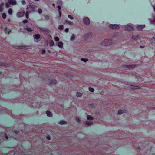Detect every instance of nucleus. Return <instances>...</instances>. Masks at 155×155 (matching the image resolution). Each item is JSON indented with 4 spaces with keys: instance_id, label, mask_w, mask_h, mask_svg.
<instances>
[{
    "instance_id": "nucleus-1",
    "label": "nucleus",
    "mask_w": 155,
    "mask_h": 155,
    "mask_svg": "<svg viewBox=\"0 0 155 155\" xmlns=\"http://www.w3.org/2000/svg\"><path fill=\"white\" fill-rule=\"evenodd\" d=\"M112 42L111 38L104 39L101 42V45L102 46L106 47L109 46Z\"/></svg>"
},
{
    "instance_id": "nucleus-2",
    "label": "nucleus",
    "mask_w": 155,
    "mask_h": 155,
    "mask_svg": "<svg viewBox=\"0 0 155 155\" xmlns=\"http://www.w3.org/2000/svg\"><path fill=\"white\" fill-rule=\"evenodd\" d=\"M16 4V2L15 0H8L5 4V7L7 8L10 7L11 5L13 6Z\"/></svg>"
},
{
    "instance_id": "nucleus-3",
    "label": "nucleus",
    "mask_w": 155,
    "mask_h": 155,
    "mask_svg": "<svg viewBox=\"0 0 155 155\" xmlns=\"http://www.w3.org/2000/svg\"><path fill=\"white\" fill-rule=\"evenodd\" d=\"M110 27L113 29H118L119 28V25L117 24H110L109 25Z\"/></svg>"
},
{
    "instance_id": "nucleus-4",
    "label": "nucleus",
    "mask_w": 155,
    "mask_h": 155,
    "mask_svg": "<svg viewBox=\"0 0 155 155\" xmlns=\"http://www.w3.org/2000/svg\"><path fill=\"white\" fill-rule=\"evenodd\" d=\"M83 21L84 23L87 25H88L90 24V21L88 18L87 17L84 18L83 19Z\"/></svg>"
},
{
    "instance_id": "nucleus-5",
    "label": "nucleus",
    "mask_w": 155,
    "mask_h": 155,
    "mask_svg": "<svg viewBox=\"0 0 155 155\" xmlns=\"http://www.w3.org/2000/svg\"><path fill=\"white\" fill-rule=\"evenodd\" d=\"M125 29L128 31H130L133 29V26L130 25V24H127L125 25Z\"/></svg>"
},
{
    "instance_id": "nucleus-6",
    "label": "nucleus",
    "mask_w": 155,
    "mask_h": 155,
    "mask_svg": "<svg viewBox=\"0 0 155 155\" xmlns=\"http://www.w3.org/2000/svg\"><path fill=\"white\" fill-rule=\"evenodd\" d=\"M25 15V12L22 11L18 12L17 13L16 16L17 17L20 18L23 17Z\"/></svg>"
},
{
    "instance_id": "nucleus-7",
    "label": "nucleus",
    "mask_w": 155,
    "mask_h": 155,
    "mask_svg": "<svg viewBox=\"0 0 155 155\" xmlns=\"http://www.w3.org/2000/svg\"><path fill=\"white\" fill-rule=\"evenodd\" d=\"M144 25H137L136 27V28L139 30H141L143 29L145 27Z\"/></svg>"
},
{
    "instance_id": "nucleus-8",
    "label": "nucleus",
    "mask_w": 155,
    "mask_h": 155,
    "mask_svg": "<svg viewBox=\"0 0 155 155\" xmlns=\"http://www.w3.org/2000/svg\"><path fill=\"white\" fill-rule=\"evenodd\" d=\"M57 45L60 49H62L63 47V44L62 42H59L57 44Z\"/></svg>"
},
{
    "instance_id": "nucleus-9",
    "label": "nucleus",
    "mask_w": 155,
    "mask_h": 155,
    "mask_svg": "<svg viewBox=\"0 0 155 155\" xmlns=\"http://www.w3.org/2000/svg\"><path fill=\"white\" fill-rule=\"evenodd\" d=\"M127 110H120L118 111V114L120 115L124 113H127Z\"/></svg>"
},
{
    "instance_id": "nucleus-10",
    "label": "nucleus",
    "mask_w": 155,
    "mask_h": 155,
    "mask_svg": "<svg viewBox=\"0 0 155 155\" xmlns=\"http://www.w3.org/2000/svg\"><path fill=\"white\" fill-rule=\"evenodd\" d=\"M87 119L89 121H92L94 120L93 117L90 115H87Z\"/></svg>"
},
{
    "instance_id": "nucleus-11",
    "label": "nucleus",
    "mask_w": 155,
    "mask_h": 155,
    "mask_svg": "<svg viewBox=\"0 0 155 155\" xmlns=\"http://www.w3.org/2000/svg\"><path fill=\"white\" fill-rule=\"evenodd\" d=\"M131 38L133 40L135 41H137L140 39L139 37L137 36H132Z\"/></svg>"
},
{
    "instance_id": "nucleus-12",
    "label": "nucleus",
    "mask_w": 155,
    "mask_h": 155,
    "mask_svg": "<svg viewBox=\"0 0 155 155\" xmlns=\"http://www.w3.org/2000/svg\"><path fill=\"white\" fill-rule=\"evenodd\" d=\"M46 114L47 116L51 117L52 116V114L51 112L49 111H47L46 112Z\"/></svg>"
},
{
    "instance_id": "nucleus-13",
    "label": "nucleus",
    "mask_w": 155,
    "mask_h": 155,
    "mask_svg": "<svg viewBox=\"0 0 155 155\" xmlns=\"http://www.w3.org/2000/svg\"><path fill=\"white\" fill-rule=\"evenodd\" d=\"M40 30L43 32H45L47 31V29L42 27H39Z\"/></svg>"
},
{
    "instance_id": "nucleus-14",
    "label": "nucleus",
    "mask_w": 155,
    "mask_h": 155,
    "mask_svg": "<svg viewBox=\"0 0 155 155\" xmlns=\"http://www.w3.org/2000/svg\"><path fill=\"white\" fill-rule=\"evenodd\" d=\"M4 5L3 2H2L0 4V12H2L3 10V6Z\"/></svg>"
},
{
    "instance_id": "nucleus-15",
    "label": "nucleus",
    "mask_w": 155,
    "mask_h": 155,
    "mask_svg": "<svg viewBox=\"0 0 155 155\" xmlns=\"http://www.w3.org/2000/svg\"><path fill=\"white\" fill-rule=\"evenodd\" d=\"M85 124L87 126H89L90 125H91L93 124V122L92 121H87Z\"/></svg>"
},
{
    "instance_id": "nucleus-16",
    "label": "nucleus",
    "mask_w": 155,
    "mask_h": 155,
    "mask_svg": "<svg viewBox=\"0 0 155 155\" xmlns=\"http://www.w3.org/2000/svg\"><path fill=\"white\" fill-rule=\"evenodd\" d=\"M136 78L137 79L138 81H143V79L141 77H140L139 76H136Z\"/></svg>"
},
{
    "instance_id": "nucleus-17",
    "label": "nucleus",
    "mask_w": 155,
    "mask_h": 155,
    "mask_svg": "<svg viewBox=\"0 0 155 155\" xmlns=\"http://www.w3.org/2000/svg\"><path fill=\"white\" fill-rule=\"evenodd\" d=\"M130 87H129L131 89H137L139 88V87L137 86H134L130 85Z\"/></svg>"
},
{
    "instance_id": "nucleus-18",
    "label": "nucleus",
    "mask_w": 155,
    "mask_h": 155,
    "mask_svg": "<svg viewBox=\"0 0 155 155\" xmlns=\"http://www.w3.org/2000/svg\"><path fill=\"white\" fill-rule=\"evenodd\" d=\"M40 37V35L38 34H36L34 35V38L36 39H39Z\"/></svg>"
},
{
    "instance_id": "nucleus-19",
    "label": "nucleus",
    "mask_w": 155,
    "mask_h": 155,
    "mask_svg": "<svg viewBox=\"0 0 155 155\" xmlns=\"http://www.w3.org/2000/svg\"><path fill=\"white\" fill-rule=\"evenodd\" d=\"M75 39V35L73 34L72 35L70 39V40L71 41H74Z\"/></svg>"
},
{
    "instance_id": "nucleus-20",
    "label": "nucleus",
    "mask_w": 155,
    "mask_h": 155,
    "mask_svg": "<svg viewBox=\"0 0 155 155\" xmlns=\"http://www.w3.org/2000/svg\"><path fill=\"white\" fill-rule=\"evenodd\" d=\"M49 44L50 46H53L54 45V43L53 41L51 40L49 42Z\"/></svg>"
},
{
    "instance_id": "nucleus-21",
    "label": "nucleus",
    "mask_w": 155,
    "mask_h": 155,
    "mask_svg": "<svg viewBox=\"0 0 155 155\" xmlns=\"http://www.w3.org/2000/svg\"><path fill=\"white\" fill-rule=\"evenodd\" d=\"M56 81L55 79H53L51 80L50 84H54L56 83Z\"/></svg>"
},
{
    "instance_id": "nucleus-22",
    "label": "nucleus",
    "mask_w": 155,
    "mask_h": 155,
    "mask_svg": "<svg viewBox=\"0 0 155 155\" xmlns=\"http://www.w3.org/2000/svg\"><path fill=\"white\" fill-rule=\"evenodd\" d=\"M25 29L28 32H31L33 31V30L29 27L25 28Z\"/></svg>"
},
{
    "instance_id": "nucleus-23",
    "label": "nucleus",
    "mask_w": 155,
    "mask_h": 155,
    "mask_svg": "<svg viewBox=\"0 0 155 155\" xmlns=\"http://www.w3.org/2000/svg\"><path fill=\"white\" fill-rule=\"evenodd\" d=\"M59 123L61 125L65 124L67 123V122L64 121H61L59 122Z\"/></svg>"
},
{
    "instance_id": "nucleus-24",
    "label": "nucleus",
    "mask_w": 155,
    "mask_h": 155,
    "mask_svg": "<svg viewBox=\"0 0 155 155\" xmlns=\"http://www.w3.org/2000/svg\"><path fill=\"white\" fill-rule=\"evenodd\" d=\"M150 41L153 44L155 42V35L151 38Z\"/></svg>"
},
{
    "instance_id": "nucleus-25",
    "label": "nucleus",
    "mask_w": 155,
    "mask_h": 155,
    "mask_svg": "<svg viewBox=\"0 0 155 155\" xmlns=\"http://www.w3.org/2000/svg\"><path fill=\"white\" fill-rule=\"evenodd\" d=\"M66 22H67L68 24L70 25H72L73 24V23L72 22L70 21L67 20L66 21Z\"/></svg>"
},
{
    "instance_id": "nucleus-26",
    "label": "nucleus",
    "mask_w": 155,
    "mask_h": 155,
    "mask_svg": "<svg viewBox=\"0 0 155 155\" xmlns=\"http://www.w3.org/2000/svg\"><path fill=\"white\" fill-rule=\"evenodd\" d=\"M76 95L78 97H81L82 95V94L81 93L78 92L76 93Z\"/></svg>"
},
{
    "instance_id": "nucleus-27",
    "label": "nucleus",
    "mask_w": 155,
    "mask_h": 155,
    "mask_svg": "<svg viewBox=\"0 0 155 155\" xmlns=\"http://www.w3.org/2000/svg\"><path fill=\"white\" fill-rule=\"evenodd\" d=\"M81 60L84 62H86L88 60L87 58H81Z\"/></svg>"
},
{
    "instance_id": "nucleus-28",
    "label": "nucleus",
    "mask_w": 155,
    "mask_h": 155,
    "mask_svg": "<svg viewBox=\"0 0 155 155\" xmlns=\"http://www.w3.org/2000/svg\"><path fill=\"white\" fill-rule=\"evenodd\" d=\"M54 40L56 42H58L59 41V38L58 37H56L54 38Z\"/></svg>"
},
{
    "instance_id": "nucleus-29",
    "label": "nucleus",
    "mask_w": 155,
    "mask_h": 155,
    "mask_svg": "<svg viewBox=\"0 0 155 155\" xmlns=\"http://www.w3.org/2000/svg\"><path fill=\"white\" fill-rule=\"evenodd\" d=\"M135 66L134 65H128V68L131 69L133 68H134Z\"/></svg>"
},
{
    "instance_id": "nucleus-30",
    "label": "nucleus",
    "mask_w": 155,
    "mask_h": 155,
    "mask_svg": "<svg viewBox=\"0 0 155 155\" xmlns=\"http://www.w3.org/2000/svg\"><path fill=\"white\" fill-rule=\"evenodd\" d=\"M8 13L10 15H12V9L11 8L9 9L8 10Z\"/></svg>"
},
{
    "instance_id": "nucleus-31",
    "label": "nucleus",
    "mask_w": 155,
    "mask_h": 155,
    "mask_svg": "<svg viewBox=\"0 0 155 155\" xmlns=\"http://www.w3.org/2000/svg\"><path fill=\"white\" fill-rule=\"evenodd\" d=\"M88 90L92 92H94V88L90 87H89Z\"/></svg>"
},
{
    "instance_id": "nucleus-32",
    "label": "nucleus",
    "mask_w": 155,
    "mask_h": 155,
    "mask_svg": "<svg viewBox=\"0 0 155 155\" xmlns=\"http://www.w3.org/2000/svg\"><path fill=\"white\" fill-rule=\"evenodd\" d=\"M2 17L4 19H5L6 18V15L5 13H3L2 14Z\"/></svg>"
},
{
    "instance_id": "nucleus-33",
    "label": "nucleus",
    "mask_w": 155,
    "mask_h": 155,
    "mask_svg": "<svg viewBox=\"0 0 155 155\" xmlns=\"http://www.w3.org/2000/svg\"><path fill=\"white\" fill-rule=\"evenodd\" d=\"M58 29L60 30H62L63 28V26L62 25H59L58 27Z\"/></svg>"
},
{
    "instance_id": "nucleus-34",
    "label": "nucleus",
    "mask_w": 155,
    "mask_h": 155,
    "mask_svg": "<svg viewBox=\"0 0 155 155\" xmlns=\"http://www.w3.org/2000/svg\"><path fill=\"white\" fill-rule=\"evenodd\" d=\"M25 16L26 18L28 19L29 18V13L27 12L25 13Z\"/></svg>"
},
{
    "instance_id": "nucleus-35",
    "label": "nucleus",
    "mask_w": 155,
    "mask_h": 155,
    "mask_svg": "<svg viewBox=\"0 0 155 155\" xmlns=\"http://www.w3.org/2000/svg\"><path fill=\"white\" fill-rule=\"evenodd\" d=\"M42 10L41 9L39 8L38 10V12L39 14H41L42 13Z\"/></svg>"
},
{
    "instance_id": "nucleus-36",
    "label": "nucleus",
    "mask_w": 155,
    "mask_h": 155,
    "mask_svg": "<svg viewBox=\"0 0 155 155\" xmlns=\"http://www.w3.org/2000/svg\"><path fill=\"white\" fill-rule=\"evenodd\" d=\"M68 17L70 19L72 20V19H74L73 17V16H71V15H69L68 16Z\"/></svg>"
},
{
    "instance_id": "nucleus-37",
    "label": "nucleus",
    "mask_w": 155,
    "mask_h": 155,
    "mask_svg": "<svg viewBox=\"0 0 155 155\" xmlns=\"http://www.w3.org/2000/svg\"><path fill=\"white\" fill-rule=\"evenodd\" d=\"M123 67L125 68H128V65H123Z\"/></svg>"
},
{
    "instance_id": "nucleus-38",
    "label": "nucleus",
    "mask_w": 155,
    "mask_h": 155,
    "mask_svg": "<svg viewBox=\"0 0 155 155\" xmlns=\"http://www.w3.org/2000/svg\"><path fill=\"white\" fill-rule=\"evenodd\" d=\"M76 120L78 122H80V120L78 117H76Z\"/></svg>"
},
{
    "instance_id": "nucleus-39",
    "label": "nucleus",
    "mask_w": 155,
    "mask_h": 155,
    "mask_svg": "<svg viewBox=\"0 0 155 155\" xmlns=\"http://www.w3.org/2000/svg\"><path fill=\"white\" fill-rule=\"evenodd\" d=\"M41 52L42 54H44L45 53L46 51L45 49H43L42 50Z\"/></svg>"
},
{
    "instance_id": "nucleus-40",
    "label": "nucleus",
    "mask_w": 155,
    "mask_h": 155,
    "mask_svg": "<svg viewBox=\"0 0 155 155\" xmlns=\"http://www.w3.org/2000/svg\"><path fill=\"white\" fill-rule=\"evenodd\" d=\"M32 6L31 5H29L27 7V9H32Z\"/></svg>"
},
{
    "instance_id": "nucleus-41",
    "label": "nucleus",
    "mask_w": 155,
    "mask_h": 155,
    "mask_svg": "<svg viewBox=\"0 0 155 155\" xmlns=\"http://www.w3.org/2000/svg\"><path fill=\"white\" fill-rule=\"evenodd\" d=\"M21 3L23 5H25L26 3L25 1V0H22L21 1Z\"/></svg>"
},
{
    "instance_id": "nucleus-42",
    "label": "nucleus",
    "mask_w": 155,
    "mask_h": 155,
    "mask_svg": "<svg viewBox=\"0 0 155 155\" xmlns=\"http://www.w3.org/2000/svg\"><path fill=\"white\" fill-rule=\"evenodd\" d=\"M58 9V11H60V10L61 9V7L60 6H58L57 7Z\"/></svg>"
},
{
    "instance_id": "nucleus-43",
    "label": "nucleus",
    "mask_w": 155,
    "mask_h": 155,
    "mask_svg": "<svg viewBox=\"0 0 155 155\" xmlns=\"http://www.w3.org/2000/svg\"><path fill=\"white\" fill-rule=\"evenodd\" d=\"M28 22V21L27 20H24L23 21V23H27Z\"/></svg>"
},
{
    "instance_id": "nucleus-44",
    "label": "nucleus",
    "mask_w": 155,
    "mask_h": 155,
    "mask_svg": "<svg viewBox=\"0 0 155 155\" xmlns=\"http://www.w3.org/2000/svg\"><path fill=\"white\" fill-rule=\"evenodd\" d=\"M69 29L68 28H66L65 29L64 31L65 32L67 33Z\"/></svg>"
},
{
    "instance_id": "nucleus-45",
    "label": "nucleus",
    "mask_w": 155,
    "mask_h": 155,
    "mask_svg": "<svg viewBox=\"0 0 155 155\" xmlns=\"http://www.w3.org/2000/svg\"><path fill=\"white\" fill-rule=\"evenodd\" d=\"M150 23H153V22L154 21H153V20H152L150 19Z\"/></svg>"
},
{
    "instance_id": "nucleus-46",
    "label": "nucleus",
    "mask_w": 155,
    "mask_h": 155,
    "mask_svg": "<svg viewBox=\"0 0 155 155\" xmlns=\"http://www.w3.org/2000/svg\"><path fill=\"white\" fill-rule=\"evenodd\" d=\"M58 13L59 14L60 17H61V11H58Z\"/></svg>"
},
{
    "instance_id": "nucleus-47",
    "label": "nucleus",
    "mask_w": 155,
    "mask_h": 155,
    "mask_svg": "<svg viewBox=\"0 0 155 155\" xmlns=\"http://www.w3.org/2000/svg\"><path fill=\"white\" fill-rule=\"evenodd\" d=\"M47 139H48V140H50V136H48V137H47Z\"/></svg>"
},
{
    "instance_id": "nucleus-48",
    "label": "nucleus",
    "mask_w": 155,
    "mask_h": 155,
    "mask_svg": "<svg viewBox=\"0 0 155 155\" xmlns=\"http://www.w3.org/2000/svg\"><path fill=\"white\" fill-rule=\"evenodd\" d=\"M153 7L154 9V11L155 12V6H153Z\"/></svg>"
},
{
    "instance_id": "nucleus-49",
    "label": "nucleus",
    "mask_w": 155,
    "mask_h": 155,
    "mask_svg": "<svg viewBox=\"0 0 155 155\" xmlns=\"http://www.w3.org/2000/svg\"><path fill=\"white\" fill-rule=\"evenodd\" d=\"M5 138L7 139H8V137L7 136H6Z\"/></svg>"
},
{
    "instance_id": "nucleus-50",
    "label": "nucleus",
    "mask_w": 155,
    "mask_h": 155,
    "mask_svg": "<svg viewBox=\"0 0 155 155\" xmlns=\"http://www.w3.org/2000/svg\"><path fill=\"white\" fill-rule=\"evenodd\" d=\"M52 5L53 6H55V4L54 3H53Z\"/></svg>"
},
{
    "instance_id": "nucleus-51",
    "label": "nucleus",
    "mask_w": 155,
    "mask_h": 155,
    "mask_svg": "<svg viewBox=\"0 0 155 155\" xmlns=\"http://www.w3.org/2000/svg\"><path fill=\"white\" fill-rule=\"evenodd\" d=\"M10 21V19H8V21Z\"/></svg>"
},
{
    "instance_id": "nucleus-52",
    "label": "nucleus",
    "mask_w": 155,
    "mask_h": 155,
    "mask_svg": "<svg viewBox=\"0 0 155 155\" xmlns=\"http://www.w3.org/2000/svg\"><path fill=\"white\" fill-rule=\"evenodd\" d=\"M153 21H154V22H155V18H154V20H153Z\"/></svg>"
},
{
    "instance_id": "nucleus-53",
    "label": "nucleus",
    "mask_w": 155,
    "mask_h": 155,
    "mask_svg": "<svg viewBox=\"0 0 155 155\" xmlns=\"http://www.w3.org/2000/svg\"><path fill=\"white\" fill-rule=\"evenodd\" d=\"M155 43V42H154V44L152 43V44L153 45H154V44Z\"/></svg>"
},
{
    "instance_id": "nucleus-54",
    "label": "nucleus",
    "mask_w": 155,
    "mask_h": 155,
    "mask_svg": "<svg viewBox=\"0 0 155 155\" xmlns=\"http://www.w3.org/2000/svg\"><path fill=\"white\" fill-rule=\"evenodd\" d=\"M23 47H21V48H22Z\"/></svg>"
},
{
    "instance_id": "nucleus-55",
    "label": "nucleus",
    "mask_w": 155,
    "mask_h": 155,
    "mask_svg": "<svg viewBox=\"0 0 155 155\" xmlns=\"http://www.w3.org/2000/svg\"><path fill=\"white\" fill-rule=\"evenodd\" d=\"M140 48H142V46H140Z\"/></svg>"
},
{
    "instance_id": "nucleus-56",
    "label": "nucleus",
    "mask_w": 155,
    "mask_h": 155,
    "mask_svg": "<svg viewBox=\"0 0 155 155\" xmlns=\"http://www.w3.org/2000/svg\"><path fill=\"white\" fill-rule=\"evenodd\" d=\"M1 65V64H0V65Z\"/></svg>"
}]
</instances>
